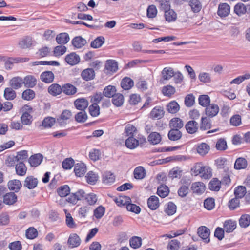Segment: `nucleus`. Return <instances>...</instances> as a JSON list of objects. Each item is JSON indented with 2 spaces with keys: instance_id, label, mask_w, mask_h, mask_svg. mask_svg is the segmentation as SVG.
<instances>
[{
  "instance_id": "nucleus-1",
  "label": "nucleus",
  "mask_w": 250,
  "mask_h": 250,
  "mask_svg": "<svg viewBox=\"0 0 250 250\" xmlns=\"http://www.w3.org/2000/svg\"><path fill=\"white\" fill-rule=\"evenodd\" d=\"M118 70L117 62L113 60H108L106 62L104 72L107 74H112Z\"/></svg>"
},
{
  "instance_id": "nucleus-2",
  "label": "nucleus",
  "mask_w": 250,
  "mask_h": 250,
  "mask_svg": "<svg viewBox=\"0 0 250 250\" xmlns=\"http://www.w3.org/2000/svg\"><path fill=\"white\" fill-rule=\"evenodd\" d=\"M197 233L198 236L202 238L205 243H208L210 242L209 235L210 230L206 226H201L198 228Z\"/></svg>"
},
{
  "instance_id": "nucleus-3",
  "label": "nucleus",
  "mask_w": 250,
  "mask_h": 250,
  "mask_svg": "<svg viewBox=\"0 0 250 250\" xmlns=\"http://www.w3.org/2000/svg\"><path fill=\"white\" fill-rule=\"evenodd\" d=\"M72 116V113L69 110H64L60 116L57 119V122L60 126H64L67 124V120Z\"/></svg>"
},
{
  "instance_id": "nucleus-4",
  "label": "nucleus",
  "mask_w": 250,
  "mask_h": 250,
  "mask_svg": "<svg viewBox=\"0 0 250 250\" xmlns=\"http://www.w3.org/2000/svg\"><path fill=\"white\" fill-rule=\"evenodd\" d=\"M165 114L164 108L161 106H156L150 113V118L152 119H160L162 118Z\"/></svg>"
},
{
  "instance_id": "nucleus-5",
  "label": "nucleus",
  "mask_w": 250,
  "mask_h": 250,
  "mask_svg": "<svg viewBox=\"0 0 250 250\" xmlns=\"http://www.w3.org/2000/svg\"><path fill=\"white\" fill-rule=\"evenodd\" d=\"M38 184V179L31 175L26 177L23 183V186L29 189H33L37 187Z\"/></svg>"
},
{
  "instance_id": "nucleus-6",
  "label": "nucleus",
  "mask_w": 250,
  "mask_h": 250,
  "mask_svg": "<svg viewBox=\"0 0 250 250\" xmlns=\"http://www.w3.org/2000/svg\"><path fill=\"white\" fill-rule=\"evenodd\" d=\"M219 108L215 104H210L205 109L206 115L208 118H212L215 116L218 113Z\"/></svg>"
},
{
  "instance_id": "nucleus-7",
  "label": "nucleus",
  "mask_w": 250,
  "mask_h": 250,
  "mask_svg": "<svg viewBox=\"0 0 250 250\" xmlns=\"http://www.w3.org/2000/svg\"><path fill=\"white\" fill-rule=\"evenodd\" d=\"M74 104L77 109L85 111L88 105V102L85 98H81L75 100Z\"/></svg>"
},
{
  "instance_id": "nucleus-8",
  "label": "nucleus",
  "mask_w": 250,
  "mask_h": 250,
  "mask_svg": "<svg viewBox=\"0 0 250 250\" xmlns=\"http://www.w3.org/2000/svg\"><path fill=\"white\" fill-rule=\"evenodd\" d=\"M65 60L68 64L72 66L78 64L80 61V58L76 53L72 52L66 56Z\"/></svg>"
},
{
  "instance_id": "nucleus-9",
  "label": "nucleus",
  "mask_w": 250,
  "mask_h": 250,
  "mask_svg": "<svg viewBox=\"0 0 250 250\" xmlns=\"http://www.w3.org/2000/svg\"><path fill=\"white\" fill-rule=\"evenodd\" d=\"M230 13V6L226 3H220L218 6L217 14L221 18L226 17Z\"/></svg>"
},
{
  "instance_id": "nucleus-10",
  "label": "nucleus",
  "mask_w": 250,
  "mask_h": 250,
  "mask_svg": "<svg viewBox=\"0 0 250 250\" xmlns=\"http://www.w3.org/2000/svg\"><path fill=\"white\" fill-rule=\"evenodd\" d=\"M191 189L193 193L196 194L197 195H201L205 190V186L202 182H195L192 183Z\"/></svg>"
},
{
  "instance_id": "nucleus-11",
  "label": "nucleus",
  "mask_w": 250,
  "mask_h": 250,
  "mask_svg": "<svg viewBox=\"0 0 250 250\" xmlns=\"http://www.w3.org/2000/svg\"><path fill=\"white\" fill-rule=\"evenodd\" d=\"M185 128L189 134H194L198 131L199 125L195 121L190 120L186 123Z\"/></svg>"
},
{
  "instance_id": "nucleus-12",
  "label": "nucleus",
  "mask_w": 250,
  "mask_h": 250,
  "mask_svg": "<svg viewBox=\"0 0 250 250\" xmlns=\"http://www.w3.org/2000/svg\"><path fill=\"white\" fill-rule=\"evenodd\" d=\"M17 201V196L14 192H10L3 195V203L8 205H12Z\"/></svg>"
},
{
  "instance_id": "nucleus-13",
  "label": "nucleus",
  "mask_w": 250,
  "mask_h": 250,
  "mask_svg": "<svg viewBox=\"0 0 250 250\" xmlns=\"http://www.w3.org/2000/svg\"><path fill=\"white\" fill-rule=\"evenodd\" d=\"M81 76L83 80L89 81L95 78V73L92 68H86L82 71Z\"/></svg>"
},
{
  "instance_id": "nucleus-14",
  "label": "nucleus",
  "mask_w": 250,
  "mask_h": 250,
  "mask_svg": "<svg viewBox=\"0 0 250 250\" xmlns=\"http://www.w3.org/2000/svg\"><path fill=\"white\" fill-rule=\"evenodd\" d=\"M74 171L76 176L82 177L86 171V167L84 163H77L74 165Z\"/></svg>"
},
{
  "instance_id": "nucleus-15",
  "label": "nucleus",
  "mask_w": 250,
  "mask_h": 250,
  "mask_svg": "<svg viewBox=\"0 0 250 250\" xmlns=\"http://www.w3.org/2000/svg\"><path fill=\"white\" fill-rule=\"evenodd\" d=\"M42 159V155L38 153L32 155L28 159V162L31 167H36L41 164Z\"/></svg>"
},
{
  "instance_id": "nucleus-16",
  "label": "nucleus",
  "mask_w": 250,
  "mask_h": 250,
  "mask_svg": "<svg viewBox=\"0 0 250 250\" xmlns=\"http://www.w3.org/2000/svg\"><path fill=\"white\" fill-rule=\"evenodd\" d=\"M147 203L148 208L152 210H156L160 206L159 198L155 195L151 196L148 199Z\"/></svg>"
},
{
  "instance_id": "nucleus-17",
  "label": "nucleus",
  "mask_w": 250,
  "mask_h": 250,
  "mask_svg": "<svg viewBox=\"0 0 250 250\" xmlns=\"http://www.w3.org/2000/svg\"><path fill=\"white\" fill-rule=\"evenodd\" d=\"M210 118L207 117H202L201 119V123L199 126L200 129L202 131H206L211 128L212 124Z\"/></svg>"
},
{
  "instance_id": "nucleus-18",
  "label": "nucleus",
  "mask_w": 250,
  "mask_h": 250,
  "mask_svg": "<svg viewBox=\"0 0 250 250\" xmlns=\"http://www.w3.org/2000/svg\"><path fill=\"white\" fill-rule=\"evenodd\" d=\"M167 136L170 140L176 141L181 138L182 133L179 129L171 128L168 133Z\"/></svg>"
},
{
  "instance_id": "nucleus-19",
  "label": "nucleus",
  "mask_w": 250,
  "mask_h": 250,
  "mask_svg": "<svg viewBox=\"0 0 250 250\" xmlns=\"http://www.w3.org/2000/svg\"><path fill=\"white\" fill-rule=\"evenodd\" d=\"M115 176L110 171L104 172L102 175V182L106 185H111L115 182Z\"/></svg>"
},
{
  "instance_id": "nucleus-20",
  "label": "nucleus",
  "mask_w": 250,
  "mask_h": 250,
  "mask_svg": "<svg viewBox=\"0 0 250 250\" xmlns=\"http://www.w3.org/2000/svg\"><path fill=\"white\" fill-rule=\"evenodd\" d=\"M67 243L71 248L77 247L80 245L81 239L77 234H72L69 236Z\"/></svg>"
},
{
  "instance_id": "nucleus-21",
  "label": "nucleus",
  "mask_w": 250,
  "mask_h": 250,
  "mask_svg": "<svg viewBox=\"0 0 250 250\" xmlns=\"http://www.w3.org/2000/svg\"><path fill=\"white\" fill-rule=\"evenodd\" d=\"M71 42L73 46L76 48H81L87 43L86 40L80 36L74 37Z\"/></svg>"
},
{
  "instance_id": "nucleus-22",
  "label": "nucleus",
  "mask_w": 250,
  "mask_h": 250,
  "mask_svg": "<svg viewBox=\"0 0 250 250\" xmlns=\"http://www.w3.org/2000/svg\"><path fill=\"white\" fill-rule=\"evenodd\" d=\"M23 84V79L18 76L13 77L9 82L10 86L14 89L21 88Z\"/></svg>"
},
{
  "instance_id": "nucleus-23",
  "label": "nucleus",
  "mask_w": 250,
  "mask_h": 250,
  "mask_svg": "<svg viewBox=\"0 0 250 250\" xmlns=\"http://www.w3.org/2000/svg\"><path fill=\"white\" fill-rule=\"evenodd\" d=\"M161 135L157 132H151L147 137V140L152 145H157L161 141Z\"/></svg>"
},
{
  "instance_id": "nucleus-24",
  "label": "nucleus",
  "mask_w": 250,
  "mask_h": 250,
  "mask_svg": "<svg viewBox=\"0 0 250 250\" xmlns=\"http://www.w3.org/2000/svg\"><path fill=\"white\" fill-rule=\"evenodd\" d=\"M8 187L10 190L17 192L22 187V184L19 180H10L8 183Z\"/></svg>"
},
{
  "instance_id": "nucleus-25",
  "label": "nucleus",
  "mask_w": 250,
  "mask_h": 250,
  "mask_svg": "<svg viewBox=\"0 0 250 250\" xmlns=\"http://www.w3.org/2000/svg\"><path fill=\"white\" fill-rule=\"evenodd\" d=\"M169 125L171 128H176L180 130L183 127L184 123L182 119L176 117L170 120Z\"/></svg>"
},
{
  "instance_id": "nucleus-26",
  "label": "nucleus",
  "mask_w": 250,
  "mask_h": 250,
  "mask_svg": "<svg viewBox=\"0 0 250 250\" xmlns=\"http://www.w3.org/2000/svg\"><path fill=\"white\" fill-rule=\"evenodd\" d=\"M40 79L42 82L49 83L53 81L54 75L52 71H45L41 74Z\"/></svg>"
},
{
  "instance_id": "nucleus-27",
  "label": "nucleus",
  "mask_w": 250,
  "mask_h": 250,
  "mask_svg": "<svg viewBox=\"0 0 250 250\" xmlns=\"http://www.w3.org/2000/svg\"><path fill=\"white\" fill-rule=\"evenodd\" d=\"M33 41L30 36H26L19 42L20 47L22 49L29 48L33 44Z\"/></svg>"
},
{
  "instance_id": "nucleus-28",
  "label": "nucleus",
  "mask_w": 250,
  "mask_h": 250,
  "mask_svg": "<svg viewBox=\"0 0 250 250\" xmlns=\"http://www.w3.org/2000/svg\"><path fill=\"white\" fill-rule=\"evenodd\" d=\"M36 78L32 75H28L23 80V83L26 87L33 88L36 85Z\"/></svg>"
},
{
  "instance_id": "nucleus-29",
  "label": "nucleus",
  "mask_w": 250,
  "mask_h": 250,
  "mask_svg": "<svg viewBox=\"0 0 250 250\" xmlns=\"http://www.w3.org/2000/svg\"><path fill=\"white\" fill-rule=\"evenodd\" d=\"M70 38L68 33L64 32L57 35L56 40L59 44H65L69 41Z\"/></svg>"
},
{
  "instance_id": "nucleus-30",
  "label": "nucleus",
  "mask_w": 250,
  "mask_h": 250,
  "mask_svg": "<svg viewBox=\"0 0 250 250\" xmlns=\"http://www.w3.org/2000/svg\"><path fill=\"white\" fill-rule=\"evenodd\" d=\"M125 145L128 148L133 149L138 146L139 141L133 136H129L125 140Z\"/></svg>"
},
{
  "instance_id": "nucleus-31",
  "label": "nucleus",
  "mask_w": 250,
  "mask_h": 250,
  "mask_svg": "<svg viewBox=\"0 0 250 250\" xmlns=\"http://www.w3.org/2000/svg\"><path fill=\"white\" fill-rule=\"evenodd\" d=\"M62 91L67 95H72L77 92V88L70 83H66L62 86Z\"/></svg>"
},
{
  "instance_id": "nucleus-32",
  "label": "nucleus",
  "mask_w": 250,
  "mask_h": 250,
  "mask_svg": "<svg viewBox=\"0 0 250 250\" xmlns=\"http://www.w3.org/2000/svg\"><path fill=\"white\" fill-rule=\"evenodd\" d=\"M134 85L133 81L130 78L126 77L123 78L121 82V86L124 90H129Z\"/></svg>"
},
{
  "instance_id": "nucleus-33",
  "label": "nucleus",
  "mask_w": 250,
  "mask_h": 250,
  "mask_svg": "<svg viewBox=\"0 0 250 250\" xmlns=\"http://www.w3.org/2000/svg\"><path fill=\"white\" fill-rule=\"evenodd\" d=\"M164 12L165 19L168 22L175 21L177 19V14L173 9L170 8Z\"/></svg>"
},
{
  "instance_id": "nucleus-34",
  "label": "nucleus",
  "mask_w": 250,
  "mask_h": 250,
  "mask_svg": "<svg viewBox=\"0 0 250 250\" xmlns=\"http://www.w3.org/2000/svg\"><path fill=\"white\" fill-rule=\"evenodd\" d=\"M180 109V106L175 101L169 102L167 105V111L171 114L177 113Z\"/></svg>"
},
{
  "instance_id": "nucleus-35",
  "label": "nucleus",
  "mask_w": 250,
  "mask_h": 250,
  "mask_svg": "<svg viewBox=\"0 0 250 250\" xmlns=\"http://www.w3.org/2000/svg\"><path fill=\"white\" fill-rule=\"evenodd\" d=\"M134 177L136 179H142L146 175L145 168L142 166L136 167L133 172Z\"/></svg>"
},
{
  "instance_id": "nucleus-36",
  "label": "nucleus",
  "mask_w": 250,
  "mask_h": 250,
  "mask_svg": "<svg viewBox=\"0 0 250 250\" xmlns=\"http://www.w3.org/2000/svg\"><path fill=\"white\" fill-rule=\"evenodd\" d=\"M62 90V87L57 83H54L49 86L48 91L50 94L56 96L61 94Z\"/></svg>"
},
{
  "instance_id": "nucleus-37",
  "label": "nucleus",
  "mask_w": 250,
  "mask_h": 250,
  "mask_svg": "<svg viewBox=\"0 0 250 250\" xmlns=\"http://www.w3.org/2000/svg\"><path fill=\"white\" fill-rule=\"evenodd\" d=\"M183 171L178 167H174L171 169L168 174L169 178L171 179L174 178L180 179L182 175Z\"/></svg>"
},
{
  "instance_id": "nucleus-38",
  "label": "nucleus",
  "mask_w": 250,
  "mask_h": 250,
  "mask_svg": "<svg viewBox=\"0 0 250 250\" xmlns=\"http://www.w3.org/2000/svg\"><path fill=\"white\" fill-rule=\"evenodd\" d=\"M161 74L164 80H168L174 76V72L171 67H165L162 71Z\"/></svg>"
},
{
  "instance_id": "nucleus-39",
  "label": "nucleus",
  "mask_w": 250,
  "mask_h": 250,
  "mask_svg": "<svg viewBox=\"0 0 250 250\" xmlns=\"http://www.w3.org/2000/svg\"><path fill=\"white\" fill-rule=\"evenodd\" d=\"M236 227V223L235 221H232L231 220H229L225 221L224 223V230L226 232H232Z\"/></svg>"
},
{
  "instance_id": "nucleus-40",
  "label": "nucleus",
  "mask_w": 250,
  "mask_h": 250,
  "mask_svg": "<svg viewBox=\"0 0 250 250\" xmlns=\"http://www.w3.org/2000/svg\"><path fill=\"white\" fill-rule=\"evenodd\" d=\"M21 121L23 125H30L32 124L33 116L31 114L23 112L21 117Z\"/></svg>"
},
{
  "instance_id": "nucleus-41",
  "label": "nucleus",
  "mask_w": 250,
  "mask_h": 250,
  "mask_svg": "<svg viewBox=\"0 0 250 250\" xmlns=\"http://www.w3.org/2000/svg\"><path fill=\"white\" fill-rule=\"evenodd\" d=\"M57 193L58 195L61 197H66L68 195L70 194L69 187L67 185L60 186L57 189Z\"/></svg>"
},
{
  "instance_id": "nucleus-42",
  "label": "nucleus",
  "mask_w": 250,
  "mask_h": 250,
  "mask_svg": "<svg viewBox=\"0 0 250 250\" xmlns=\"http://www.w3.org/2000/svg\"><path fill=\"white\" fill-rule=\"evenodd\" d=\"M239 224L241 227L246 228L250 225V215H242L239 219Z\"/></svg>"
},
{
  "instance_id": "nucleus-43",
  "label": "nucleus",
  "mask_w": 250,
  "mask_h": 250,
  "mask_svg": "<svg viewBox=\"0 0 250 250\" xmlns=\"http://www.w3.org/2000/svg\"><path fill=\"white\" fill-rule=\"evenodd\" d=\"M116 91L115 86L109 85L104 88L103 95L108 98L112 97L116 94Z\"/></svg>"
},
{
  "instance_id": "nucleus-44",
  "label": "nucleus",
  "mask_w": 250,
  "mask_h": 250,
  "mask_svg": "<svg viewBox=\"0 0 250 250\" xmlns=\"http://www.w3.org/2000/svg\"><path fill=\"white\" fill-rule=\"evenodd\" d=\"M124 100L123 95L122 94L117 93L112 97V102L115 106L120 107L123 104Z\"/></svg>"
},
{
  "instance_id": "nucleus-45",
  "label": "nucleus",
  "mask_w": 250,
  "mask_h": 250,
  "mask_svg": "<svg viewBox=\"0 0 250 250\" xmlns=\"http://www.w3.org/2000/svg\"><path fill=\"white\" fill-rule=\"evenodd\" d=\"M4 97L7 100H13L16 97V93L11 87H7L4 91Z\"/></svg>"
},
{
  "instance_id": "nucleus-46",
  "label": "nucleus",
  "mask_w": 250,
  "mask_h": 250,
  "mask_svg": "<svg viewBox=\"0 0 250 250\" xmlns=\"http://www.w3.org/2000/svg\"><path fill=\"white\" fill-rule=\"evenodd\" d=\"M208 187L210 190L218 191L221 188V182L217 178H213L209 182Z\"/></svg>"
},
{
  "instance_id": "nucleus-47",
  "label": "nucleus",
  "mask_w": 250,
  "mask_h": 250,
  "mask_svg": "<svg viewBox=\"0 0 250 250\" xmlns=\"http://www.w3.org/2000/svg\"><path fill=\"white\" fill-rule=\"evenodd\" d=\"M16 173L20 176L25 175L27 167L23 162H20L15 167Z\"/></svg>"
},
{
  "instance_id": "nucleus-48",
  "label": "nucleus",
  "mask_w": 250,
  "mask_h": 250,
  "mask_svg": "<svg viewBox=\"0 0 250 250\" xmlns=\"http://www.w3.org/2000/svg\"><path fill=\"white\" fill-rule=\"evenodd\" d=\"M247 162L244 158H238L236 159L234 164V168L236 169H244L247 167Z\"/></svg>"
},
{
  "instance_id": "nucleus-49",
  "label": "nucleus",
  "mask_w": 250,
  "mask_h": 250,
  "mask_svg": "<svg viewBox=\"0 0 250 250\" xmlns=\"http://www.w3.org/2000/svg\"><path fill=\"white\" fill-rule=\"evenodd\" d=\"M142 241L141 237L133 236L129 240L130 246L133 249H138L141 247L142 245Z\"/></svg>"
},
{
  "instance_id": "nucleus-50",
  "label": "nucleus",
  "mask_w": 250,
  "mask_h": 250,
  "mask_svg": "<svg viewBox=\"0 0 250 250\" xmlns=\"http://www.w3.org/2000/svg\"><path fill=\"white\" fill-rule=\"evenodd\" d=\"M104 41L105 39L103 36H99L91 42L90 46L93 48H98L102 46Z\"/></svg>"
},
{
  "instance_id": "nucleus-51",
  "label": "nucleus",
  "mask_w": 250,
  "mask_h": 250,
  "mask_svg": "<svg viewBox=\"0 0 250 250\" xmlns=\"http://www.w3.org/2000/svg\"><path fill=\"white\" fill-rule=\"evenodd\" d=\"M202 169L201 171L202 172L200 174L202 178L208 179L211 177L212 170L209 167L203 166Z\"/></svg>"
},
{
  "instance_id": "nucleus-52",
  "label": "nucleus",
  "mask_w": 250,
  "mask_h": 250,
  "mask_svg": "<svg viewBox=\"0 0 250 250\" xmlns=\"http://www.w3.org/2000/svg\"><path fill=\"white\" fill-rule=\"evenodd\" d=\"M210 149V146L205 143L200 144L197 147V152L201 155H205L208 153Z\"/></svg>"
},
{
  "instance_id": "nucleus-53",
  "label": "nucleus",
  "mask_w": 250,
  "mask_h": 250,
  "mask_svg": "<svg viewBox=\"0 0 250 250\" xmlns=\"http://www.w3.org/2000/svg\"><path fill=\"white\" fill-rule=\"evenodd\" d=\"M199 104L203 107L208 106L210 104V97L208 95H201L198 98Z\"/></svg>"
},
{
  "instance_id": "nucleus-54",
  "label": "nucleus",
  "mask_w": 250,
  "mask_h": 250,
  "mask_svg": "<svg viewBox=\"0 0 250 250\" xmlns=\"http://www.w3.org/2000/svg\"><path fill=\"white\" fill-rule=\"evenodd\" d=\"M35 97V92L30 89L25 90L22 93V98L25 100L30 101Z\"/></svg>"
},
{
  "instance_id": "nucleus-55",
  "label": "nucleus",
  "mask_w": 250,
  "mask_h": 250,
  "mask_svg": "<svg viewBox=\"0 0 250 250\" xmlns=\"http://www.w3.org/2000/svg\"><path fill=\"white\" fill-rule=\"evenodd\" d=\"M87 119V115L85 111L79 112L75 116V120L78 123H84Z\"/></svg>"
},
{
  "instance_id": "nucleus-56",
  "label": "nucleus",
  "mask_w": 250,
  "mask_h": 250,
  "mask_svg": "<svg viewBox=\"0 0 250 250\" xmlns=\"http://www.w3.org/2000/svg\"><path fill=\"white\" fill-rule=\"evenodd\" d=\"M246 193V188L243 186H239L234 190L235 197L239 199L243 198Z\"/></svg>"
},
{
  "instance_id": "nucleus-57",
  "label": "nucleus",
  "mask_w": 250,
  "mask_h": 250,
  "mask_svg": "<svg viewBox=\"0 0 250 250\" xmlns=\"http://www.w3.org/2000/svg\"><path fill=\"white\" fill-rule=\"evenodd\" d=\"M189 5L191 7L192 10L194 13L199 12L202 8L201 2L198 0H190Z\"/></svg>"
},
{
  "instance_id": "nucleus-58",
  "label": "nucleus",
  "mask_w": 250,
  "mask_h": 250,
  "mask_svg": "<svg viewBox=\"0 0 250 250\" xmlns=\"http://www.w3.org/2000/svg\"><path fill=\"white\" fill-rule=\"evenodd\" d=\"M85 177L87 182L90 185H94L98 179V175L92 171L88 172Z\"/></svg>"
},
{
  "instance_id": "nucleus-59",
  "label": "nucleus",
  "mask_w": 250,
  "mask_h": 250,
  "mask_svg": "<svg viewBox=\"0 0 250 250\" xmlns=\"http://www.w3.org/2000/svg\"><path fill=\"white\" fill-rule=\"evenodd\" d=\"M204 207L208 210L213 209L215 207L214 199L212 197H208L206 199L204 202Z\"/></svg>"
},
{
  "instance_id": "nucleus-60",
  "label": "nucleus",
  "mask_w": 250,
  "mask_h": 250,
  "mask_svg": "<svg viewBox=\"0 0 250 250\" xmlns=\"http://www.w3.org/2000/svg\"><path fill=\"white\" fill-rule=\"evenodd\" d=\"M55 118L51 117H47L45 118L42 122V125L44 128H50L55 123Z\"/></svg>"
},
{
  "instance_id": "nucleus-61",
  "label": "nucleus",
  "mask_w": 250,
  "mask_h": 250,
  "mask_svg": "<svg viewBox=\"0 0 250 250\" xmlns=\"http://www.w3.org/2000/svg\"><path fill=\"white\" fill-rule=\"evenodd\" d=\"M169 189L166 186H159L157 188V194L162 198H165L168 195Z\"/></svg>"
},
{
  "instance_id": "nucleus-62",
  "label": "nucleus",
  "mask_w": 250,
  "mask_h": 250,
  "mask_svg": "<svg viewBox=\"0 0 250 250\" xmlns=\"http://www.w3.org/2000/svg\"><path fill=\"white\" fill-rule=\"evenodd\" d=\"M74 160L72 158L65 159L62 162V165L64 169H70L73 166H74Z\"/></svg>"
},
{
  "instance_id": "nucleus-63",
  "label": "nucleus",
  "mask_w": 250,
  "mask_h": 250,
  "mask_svg": "<svg viewBox=\"0 0 250 250\" xmlns=\"http://www.w3.org/2000/svg\"><path fill=\"white\" fill-rule=\"evenodd\" d=\"M89 114L92 117H97L100 114V107L97 104H92L88 108Z\"/></svg>"
},
{
  "instance_id": "nucleus-64",
  "label": "nucleus",
  "mask_w": 250,
  "mask_h": 250,
  "mask_svg": "<svg viewBox=\"0 0 250 250\" xmlns=\"http://www.w3.org/2000/svg\"><path fill=\"white\" fill-rule=\"evenodd\" d=\"M180 242L177 239H173L169 242L167 246L168 250H178L180 248Z\"/></svg>"
}]
</instances>
